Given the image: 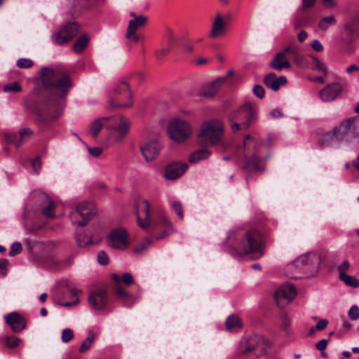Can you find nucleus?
<instances>
[{
	"mask_svg": "<svg viewBox=\"0 0 359 359\" xmlns=\"http://www.w3.org/2000/svg\"><path fill=\"white\" fill-rule=\"evenodd\" d=\"M350 264L347 260H344L340 265L337 266L339 271V277L342 276L343 274H346V272L349 269Z\"/></svg>",
	"mask_w": 359,
	"mask_h": 359,
	"instance_id": "obj_54",
	"label": "nucleus"
},
{
	"mask_svg": "<svg viewBox=\"0 0 359 359\" xmlns=\"http://www.w3.org/2000/svg\"><path fill=\"white\" fill-rule=\"evenodd\" d=\"M188 168L185 163L175 162L167 166L165 172V177L168 180H176L182 176Z\"/></svg>",
	"mask_w": 359,
	"mask_h": 359,
	"instance_id": "obj_24",
	"label": "nucleus"
},
{
	"mask_svg": "<svg viewBox=\"0 0 359 359\" xmlns=\"http://www.w3.org/2000/svg\"><path fill=\"white\" fill-rule=\"evenodd\" d=\"M230 18L231 14L229 13H226L224 15L217 13L212 20L209 37L217 38L223 36L228 30L229 20Z\"/></svg>",
	"mask_w": 359,
	"mask_h": 359,
	"instance_id": "obj_11",
	"label": "nucleus"
},
{
	"mask_svg": "<svg viewBox=\"0 0 359 359\" xmlns=\"http://www.w3.org/2000/svg\"><path fill=\"white\" fill-rule=\"evenodd\" d=\"M78 29V25L76 23H68L63 26L57 34H53L52 39L56 44H64L77 34Z\"/></svg>",
	"mask_w": 359,
	"mask_h": 359,
	"instance_id": "obj_17",
	"label": "nucleus"
},
{
	"mask_svg": "<svg viewBox=\"0 0 359 359\" xmlns=\"http://www.w3.org/2000/svg\"><path fill=\"white\" fill-rule=\"evenodd\" d=\"M337 21L333 15H330L321 18L318 22V28L323 31H326L332 25H335Z\"/></svg>",
	"mask_w": 359,
	"mask_h": 359,
	"instance_id": "obj_32",
	"label": "nucleus"
},
{
	"mask_svg": "<svg viewBox=\"0 0 359 359\" xmlns=\"http://www.w3.org/2000/svg\"><path fill=\"white\" fill-rule=\"evenodd\" d=\"M21 341L20 339L14 336H9L5 338V344L11 348H14L17 347L20 342Z\"/></svg>",
	"mask_w": 359,
	"mask_h": 359,
	"instance_id": "obj_38",
	"label": "nucleus"
},
{
	"mask_svg": "<svg viewBox=\"0 0 359 359\" xmlns=\"http://www.w3.org/2000/svg\"><path fill=\"white\" fill-rule=\"evenodd\" d=\"M104 120L107 119L104 118V117L100 118L95 120L90 123V130L93 137H96L99 133L100 132L102 127L104 126Z\"/></svg>",
	"mask_w": 359,
	"mask_h": 359,
	"instance_id": "obj_31",
	"label": "nucleus"
},
{
	"mask_svg": "<svg viewBox=\"0 0 359 359\" xmlns=\"http://www.w3.org/2000/svg\"><path fill=\"white\" fill-rule=\"evenodd\" d=\"M122 117H123V116H114L104 117V118L107 119V120H104V126L106 128H107L108 129L111 130L110 125L115 126L118 123L117 120L121 119Z\"/></svg>",
	"mask_w": 359,
	"mask_h": 359,
	"instance_id": "obj_41",
	"label": "nucleus"
},
{
	"mask_svg": "<svg viewBox=\"0 0 359 359\" xmlns=\"http://www.w3.org/2000/svg\"><path fill=\"white\" fill-rule=\"evenodd\" d=\"M41 77L43 85L51 93L46 100L45 110L50 118L56 119L62 114L65 97L72 85L70 77L62 67H43Z\"/></svg>",
	"mask_w": 359,
	"mask_h": 359,
	"instance_id": "obj_1",
	"label": "nucleus"
},
{
	"mask_svg": "<svg viewBox=\"0 0 359 359\" xmlns=\"http://www.w3.org/2000/svg\"><path fill=\"white\" fill-rule=\"evenodd\" d=\"M224 134L223 123L219 119H210L201 124L197 136L198 142L203 147H214L222 142Z\"/></svg>",
	"mask_w": 359,
	"mask_h": 359,
	"instance_id": "obj_5",
	"label": "nucleus"
},
{
	"mask_svg": "<svg viewBox=\"0 0 359 359\" xmlns=\"http://www.w3.org/2000/svg\"><path fill=\"white\" fill-rule=\"evenodd\" d=\"M118 123L114 126L110 125L111 130H114L113 138L115 142H123L125 137L128 133L130 122V121L123 116L121 119L117 120Z\"/></svg>",
	"mask_w": 359,
	"mask_h": 359,
	"instance_id": "obj_20",
	"label": "nucleus"
},
{
	"mask_svg": "<svg viewBox=\"0 0 359 359\" xmlns=\"http://www.w3.org/2000/svg\"><path fill=\"white\" fill-rule=\"evenodd\" d=\"M95 0H74V6L79 9H86L91 7Z\"/></svg>",
	"mask_w": 359,
	"mask_h": 359,
	"instance_id": "obj_37",
	"label": "nucleus"
},
{
	"mask_svg": "<svg viewBox=\"0 0 359 359\" xmlns=\"http://www.w3.org/2000/svg\"><path fill=\"white\" fill-rule=\"evenodd\" d=\"M252 137L250 135H247L244 137V142L242 146H241L239 148H238V152H242L243 150L245 151V150H249V147L247 146L246 144V142L248 141V140H252Z\"/></svg>",
	"mask_w": 359,
	"mask_h": 359,
	"instance_id": "obj_61",
	"label": "nucleus"
},
{
	"mask_svg": "<svg viewBox=\"0 0 359 359\" xmlns=\"http://www.w3.org/2000/svg\"><path fill=\"white\" fill-rule=\"evenodd\" d=\"M210 151L208 149H198L190 154L189 161L191 163H196L201 160H205L210 156Z\"/></svg>",
	"mask_w": 359,
	"mask_h": 359,
	"instance_id": "obj_28",
	"label": "nucleus"
},
{
	"mask_svg": "<svg viewBox=\"0 0 359 359\" xmlns=\"http://www.w3.org/2000/svg\"><path fill=\"white\" fill-rule=\"evenodd\" d=\"M94 339H95V335H94L93 332L89 331L88 333L87 338L82 342V344L79 348V352L80 353L86 352L93 345Z\"/></svg>",
	"mask_w": 359,
	"mask_h": 359,
	"instance_id": "obj_34",
	"label": "nucleus"
},
{
	"mask_svg": "<svg viewBox=\"0 0 359 359\" xmlns=\"http://www.w3.org/2000/svg\"><path fill=\"white\" fill-rule=\"evenodd\" d=\"M339 279L346 285L353 287H359V280L354 276H351L348 274H343L342 276L339 277Z\"/></svg>",
	"mask_w": 359,
	"mask_h": 359,
	"instance_id": "obj_36",
	"label": "nucleus"
},
{
	"mask_svg": "<svg viewBox=\"0 0 359 359\" xmlns=\"http://www.w3.org/2000/svg\"><path fill=\"white\" fill-rule=\"evenodd\" d=\"M263 81L266 87L273 91H277L280 86L285 85L287 83V79L284 76L277 78L275 74L269 73L266 75Z\"/></svg>",
	"mask_w": 359,
	"mask_h": 359,
	"instance_id": "obj_25",
	"label": "nucleus"
},
{
	"mask_svg": "<svg viewBox=\"0 0 359 359\" xmlns=\"http://www.w3.org/2000/svg\"><path fill=\"white\" fill-rule=\"evenodd\" d=\"M88 43V38L86 35L80 36L74 44L73 49L76 53H81Z\"/></svg>",
	"mask_w": 359,
	"mask_h": 359,
	"instance_id": "obj_35",
	"label": "nucleus"
},
{
	"mask_svg": "<svg viewBox=\"0 0 359 359\" xmlns=\"http://www.w3.org/2000/svg\"><path fill=\"white\" fill-rule=\"evenodd\" d=\"M4 92L18 93L21 91V86L18 82H13L4 86Z\"/></svg>",
	"mask_w": 359,
	"mask_h": 359,
	"instance_id": "obj_42",
	"label": "nucleus"
},
{
	"mask_svg": "<svg viewBox=\"0 0 359 359\" xmlns=\"http://www.w3.org/2000/svg\"><path fill=\"white\" fill-rule=\"evenodd\" d=\"M147 18L144 15H139L130 20L128 23L126 38L132 42H137L140 36L135 34L139 28L143 27L147 22Z\"/></svg>",
	"mask_w": 359,
	"mask_h": 359,
	"instance_id": "obj_21",
	"label": "nucleus"
},
{
	"mask_svg": "<svg viewBox=\"0 0 359 359\" xmlns=\"http://www.w3.org/2000/svg\"><path fill=\"white\" fill-rule=\"evenodd\" d=\"M286 54H294V48L288 46L283 50L278 53L270 62V67L278 71H280L283 69H290L291 65L286 59Z\"/></svg>",
	"mask_w": 359,
	"mask_h": 359,
	"instance_id": "obj_19",
	"label": "nucleus"
},
{
	"mask_svg": "<svg viewBox=\"0 0 359 359\" xmlns=\"http://www.w3.org/2000/svg\"><path fill=\"white\" fill-rule=\"evenodd\" d=\"M73 331L69 328H67L62 331L61 338L63 342L67 343L69 341L73 338Z\"/></svg>",
	"mask_w": 359,
	"mask_h": 359,
	"instance_id": "obj_51",
	"label": "nucleus"
},
{
	"mask_svg": "<svg viewBox=\"0 0 359 359\" xmlns=\"http://www.w3.org/2000/svg\"><path fill=\"white\" fill-rule=\"evenodd\" d=\"M5 139L8 143L13 144L18 147L22 143L17 134L15 133H6L5 134Z\"/></svg>",
	"mask_w": 359,
	"mask_h": 359,
	"instance_id": "obj_39",
	"label": "nucleus"
},
{
	"mask_svg": "<svg viewBox=\"0 0 359 359\" xmlns=\"http://www.w3.org/2000/svg\"><path fill=\"white\" fill-rule=\"evenodd\" d=\"M167 39H168V43L169 45H172V44L175 43V42L173 32L170 29H168V30H167Z\"/></svg>",
	"mask_w": 359,
	"mask_h": 359,
	"instance_id": "obj_63",
	"label": "nucleus"
},
{
	"mask_svg": "<svg viewBox=\"0 0 359 359\" xmlns=\"http://www.w3.org/2000/svg\"><path fill=\"white\" fill-rule=\"evenodd\" d=\"M32 167L36 173L39 172L41 168V163L40 158L39 157H36L33 160Z\"/></svg>",
	"mask_w": 359,
	"mask_h": 359,
	"instance_id": "obj_60",
	"label": "nucleus"
},
{
	"mask_svg": "<svg viewBox=\"0 0 359 359\" xmlns=\"http://www.w3.org/2000/svg\"><path fill=\"white\" fill-rule=\"evenodd\" d=\"M137 298L132 294H129L126 297L121 299L124 306L130 307L135 302Z\"/></svg>",
	"mask_w": 359,
	"mask_h": 359,
	"instance_id": "obj_53",
	"label": "nucleus"
},
{
	"mask_svg": "<svg viewBox=\"0 0 359 359\" xmlns=\"http://www.w3.org/2000/svg\"><path fill=\"white\" fill-rule=\"evenodd\" d=\"M253 93L259 98H263L264 97V89L262 86L255 85L252 89Z\"/></svg>",
	"mask_w": 359,
	"mask_h": 359,
	"instance_id": "obj_56",
	"label": "nucleus"
},
{
	"mask_svg": "<svg viewBox=\"0 0 359 359\" xmlns=\"http://www.w3.org/2000/svg\"><path fill=\"white\" fill-rule=\"evenodd\" d=\"M311 46L314 50L318 51V52H320L323 50V45L318 39H314L312 41Z\"/></svg>",
	"mask_w": 359,
	"mask_h": 359,
	"instance_id": "obj_59",
	"label": "nucleus"
},
{
	"mask_svg": "<svg viewBox=\"0 0 359 359\" xmlns=\"http://www.w3.org/2000/svg\"><path fill=\"white\" fill-rule=\"evenodd\" d=\"M241 248L243 252H238L231 246L228 247L226 250L235 257H240L243 255H249L253 259L261 257L264 254L261 233L255 229L245 232Z\"/></svg>",
	"mask_w": 359,
	"mask_h": 359,
	"instance_id": "obj_2",
	"label": "nucleus"
},
{
	"mask_svg": "<svg viewBox=\"0 0 359 359\" xmlns=\"http://www.w3.org/2000/svg\"><path fill=\"white\" fill-rule=\"evenodd\" d=\"M226 328L228 330L238 329L242 327L241 319L236 315H230L225 322Z\"/></svg>",
	"mask_w": 359,
	"mask_h": 359,
	"instance_id": "obj_30",
	"label": "nucleus"
},
{
	"mask_svg": "<svg viewBox=\"0 0 359 359\" xmlns=\"http://www.w3.org/2000/svg\"><path fill=\"white\" fill-rule=\"evenodd\" d=\"M170 138L177 142H184L191 134L190 124L182 119H174L168 127Z\"/></svg>",
	"mask_w": 359,
	"mask_h": 359,
	"instance_id": "obj_10",
	"label": "nucleus"
},
{
	"mask_svg": "<svg viewBox=\"0 0 359 359\" xmlns=\"http://www.w3.org/2000/svg\"><path fill=\"white\" fill-rule=\"evenodd\" d=\"M138 205L140 208L142 209L144 214V219L142 220L140 218L138 210L136 213L138 224L142 229H147L151 226L154 231L158 226L166 227L167 229L163 231L160 235L156 236V238L158 240L164 238L170 234L172 231V223L165 214L161 213L158 219H151L150 214V204L149 201L144 199L141 200L139 202Z\"/></svg>",
	"mask_w": 359,
	"mask_h": 359,
	"instance_id": "obj_4",
	"label": "nucleus"
},
{
	"mask_svg": "<svg viewBox=\"0 0 359 359\" xmlns=\"http://www.w3.org/2000/svg\"><path fill=\"white\" fill-rule=\"evenodd\" d=\"M75 241L79 248H84L93 244V237L86 232H77L75 235Z\"/></svg>",
	"mask_w": 359,
	"mask_h": 359,
	"instance_id": "obj_27",
	"label": "nucleus"
},
{
	"mask_svg": "<svg viewBox=\"0 0 359 359\" xmlns=\"http://www.w3.org/2000/svg\"><path fill=\"white\" fill-rule=\"evenodd\" d=\"M97 210L93 203L81 202L79 203L70 215L72 223L79 226H84L96 215Z\"/></svg>",
	"mask_w": 359,
	"mask_h": 359,
	"instance_id": "obj_6",
	"label": "nucleus"
},
{
	"mask_svg": "<svg viewBox=\"0 0 359 359\" xmlns=\"http://www.w3.org/2000/svg\"><path fill=\"white\" fill-rule=\"evenodd\" d=\"M328 323L329 322H328L327 320H325H325H320L316 324V329L317 330H324L327 327Z\"/></svg>",
	"mask_w": 359,
	"mask_h": 359,
	"instance_id": "obj_64",
	"label": "nucleus"
},
{
	"mask_svg": "<svg viewBox=\"0 0 359 359\" xmlns=\"http://www.w3.org/2000/svg\"><path fill=\"white\" fill-rule=\"evenodd\" d=\"M258 107L255 104L246 102L229 114L233 133L247 130L257 118Z\"/></svg>",
	"mask_w": 359,
	"mask_h": 359,
	"instance_id": "obj_3",
	"label": "nucleus"
},
{
	"mask_svg": "<svg viewBox=\"0 0 359 359\" xmlns=\"http://www.w3.org/2000/svg\"><path fill=\"white\" fill-rule=\"evenodd\" d=\"M172 207L173 210H175V212H176V214L178 215V217L181 219H183V218H184L183 210H182V207L180 202L178 201H172Z\"/></svg>",
	"mask_w": 359,
	"mask_h": 359,
	"instance_id": "obj_49",
	"label": "nucleus"
},
{
	"mask_svg": "<svg viewBox=\"0 0 359 359\" xmlns=\"http://www.w3.org/2000/svg\"><path fill=\"white\" fill-rule=\"evenodd\" d=\"M139 148L141 154L147 163L155 161L161 149L158 142L154 140L144 142L140 145Z\"/></svg>",
	"mask_w": 359,
	"mask_h": 359,
	"instance_id": "obj_18",
	"label": "nucleus"
},
{
	"mask_svg": "<svg viewBox=\"0 0 359 359\" xmlns=\"http://www.w3.org/2000/svg\"><path fill=\"white\" fill-rule=\"evenodd\" d=\"M44 203L45 207L42 208L41 212L43 215L46 216L48 218H54L55 215L53 212L54 208H55V203L52 201L48 197L44 196Z\"/></svg>",
	"mask_w": 359,
	"mask_h": 359,
	"instance_id": "obj_29",
	"label": "nucleus"
},
{
	"mask_svg": "<svg viewBox=\"0 0 359 359\" xmlns=\"http://www.w3.org/2000/svg\"><path fill=\"white\" fill-rule=\"evenodd\" d=\"M291 320L287 315L281 316V323L280 328L285 332H289L290 330Z\"/></svg>",
	"mask_w": 359,
	"mask_h": 359,
	"instance_id": "obj_43",
	"label": "nucleus"
},
{
	"mask_svg": "<svg viewBox=\"0 0 359 359\" xmlns=\"http://www.w3.org/2000/svg\"><path fill=\"white\" fill-rule=\"evenodd\" d=\"M348 315L351 320H356L359 318V307L356 305H353L348 312Z\"/></svg>",
	"mask_w": 359,
	"mask_h": 359,
	"instance_id": "obj_47",
	"label": "nucleus"
},
{
	"mask_svg": "<svg viewBox=\"0 0 359 359\" xmlns=\"http://www.w3.org/2000/svg\"><path fill=\"white\" fill-rule=\"evenodd\" d=\"M342 87L339 83H333L326 86L319 92V96L323 102H331L336 99L341 93Z\"/></svg>",
	"mask_w": 359,
	"mask_h": 359,
	"instance_id": "obj_23",
	"label": "nucleus"
},
{
	"mask_svg": "<svg viewBox=\"0 0 359 359\" xmlns=\"http://www.w3.org/2000/svg\"><path fill=\"white\" fill-rule=\"evenodd\" d=\"M296 264L300 267L307 276L316 275L321 264V257L316 252H309L299 256Z\"/></svg>",
	"mask_w": 359,
	"mask_h": 359,
	"instance_id": "obj_9",
	"label": "nucleus"
},
{
	"mask_svg": "<svg viewBox=\"0 0 359 359\" xmlns=\"http://www.w3.org/2000/svg\"><path fill=\"white\" fill-rule=\"evenodd\" d=\"M112 280L119 283L121 281H123L126 285H130L133 283V277L131 273H125L122 275V277L121 278L118 274L114 273L111 276Z\"/></svg>",
	"mask_w": 359,
	"mask_h": 359,
	"instance_id": "obj_33",
	"label": "nucleus"
},
{
	"mask_svg": "<svg viewBox=\"0 0 359 359\" xmlns=\"http://www.w3.org/2000/svg\"><path fill=\"white\" fill-rule=\"evenodd\" d=\"M112 107L126 108L132 106V93L126 82L119 83L114 89V96L109 100Z\"/></svg>",
	"mask_w": 359,
	"mask_h": 359,
	"instance_id": "obj_8",
	"label": "nucleus"
},
{
	"mask_svg": "<svg viewBox=\"0 0 359 359\" xmlns=\"http://www.w3.org/2000/svg\"><path fill=\"white\" fill-rule=\"evenodd\" d=\"M97 262L102 266H105L109 264V257L104 251L101 250L98 252Z\"/></svg>",
	"mask_w": 359,
	"mask_h": 359,
	"instance_id": "obj_50",
	"label": "nucleus"
},
{
	"mask_svg": "<svg viewBox=\"0 0 359 359\" xmlns=\"http://www.w3.org/2000/svg\"><path fill=\"white\" fill-rule=\"evenodd\" d=\"M33 65V61L28 58H20L17 61V66L19 68H30Z\"/></svg>",
	"mask_w": 359,
	"mask_h": 359,
	"instance_id": "obj_46",
	"label": "nucleus"
},
{
	"mask_svg": "<svg viewBox=\"0 0 359 359\" xmlns=\"http://www.w3.org/2000/svg\"><path fill=\"white\" fill-rule=\"evenodd\" d=\"M8 260L6 259H0V273L5 276L7 273Z\"/></svg>",
	"mask_w": 359,
	"mask_h": 359,
	"instance_id": "obj_57",
	"label": "nucleus"
},
{
	"mask_svg": "<svg viewBox=\"0 0 359 359\" xmlns=\"http://www.w3.org/2000/svg\"><path fill=\"white\" fill-rule=\"evenodd\" d=\"M88 151L93 156L97 157L101 154L102 149L100 147H88Z\"/></svg>",
	"mask_w": 359,
	"mask_h": 359,
	"instance_id": "obj_58",
	"label": "nucleus"
},
{
	"mask_svg": "<svg viewBox=\"0 0 359 359\" xmlns=\"http://www.w3.org/2000/svg\"><path fill=\"white\" fill-rule=\"evenodd\" d=\"M4 318L6 324L13 332H20L26 327L25 318L18 312H12Z\"/></svg>",
	"mask_w": 359,
	"mask_h": 359,
	"instance_id": "obj_22",
	"label": "nucleus"
},
{
	"mask_svg": "<svg viewBox=\"0 0 359 359\" xmlns=\"http://www.w3.org/2000/svg\"><path fill=\"white\" fill-rule=\"evenodd\" d=\"M314 60L313 67H312L313 69L320 72L323 74L327 73V67L325 63L322 62L320 60H318L316 57H313Z\"/></svg>",
	"mask_w": 359,
	"mask_h": 359,
	"instance_id": "obj_40",
	"label": "nucleus"
},
{
	"mask_svg": "<svg viewBox=\"0 0 359 359\" xmlns=\"http://www.w3.org/2000/svg\"><path fill=\"white\" fill-rule=\"evenodd\" d=\"M294 287L290 284L281 285L274 293V299L279 307L287 306L296 296Z\"/></svg>",
	"mask_w": 359,
	"mask_h": 359,
	"instance_id": "obj_16",
	"label": "nucleus"
},
{
	"mask_svg": "<svg viewBox=\"0 0 359 359\" xmlns=\"http://www.w3.org/2000/svg\"><path fill=\"white\" fill-rule=\"evenodd\" d=\"M328 341L329 339H321L316 344V348L320 351H324L327 347Z\"/></svg>",
	"mask_w": 359,
	"mask_h": 359,
	"instance_id": "obj_62",
	"label": "nucleus"
},
{
	"mask_svg": "<svg viewBox=\"0 0 359 359\" xmlns=\"http://www.w3.org/2000/svg\"><path fill=\"white\" fill-rule=\"evenodd\" d=\"M243 156V169L246 172H256L262 170V159L257 155V151L253 148L252 151L245 150L239 152Z\"/></svg>",
	"mask_w": 359,
	"mask_h": 359,
	"instance_id": "obj_13",
	"label": "nucleus"
},
{
	"mask_svg": "<svg viewBox=\"0 0 359 359\" xmlns=\"http://www.w3.org/2000/svg\"><path fill=\"white\" fill-rule=\"evenodd\" d=\"M109 246L123 250L129 244L128 234L126 230L122 227H118L111 230L107 237Z\"/></svg>",
	"mask_w": 359,
	"mask_h": 359,
	"instance_id": "obj_14",
	"label": "nucleus"
},
{
	"mask_svg": "<svg viewBox=\"0 0 359 359\" xmlns=\"http://www.w3.org/2000/svg\"><path fill=\"white\" fill-rule=\"evenodd\" d=\"M355 121V118L346 119L338 127H335L333 130L326 133L322 137L321 144L325 145L333 141L342 142L345 140L351 132Z\"/></svg>",
	"mask_w": 359,
	"mask_h": 359,
	"instance_id": "obj_7",
	"label": "nucleus"
},
{
	"mask_svg": "<svg viewBox=\"0 0 359 359\" xmlns=\"http://www.w3.org/2000/svg\"><path fill=\"white\" fill-rule=\"evenodd\" d=\"M152 243L151 240L146 238L142 242L139 243L135 248L134 251L135 252H140L142 250H144L147 247H148L149 245H151Z\"/></svg>",
	"mask_w": 359,
	"mask_h": 359,
	"instance_id": "obj_48",
	"label": "nucleus"
},
{
	"mask_svg": "<svg viewBox=\"0 0 359 359\" xmlns=\"http://www.w3.org/2000/svg\"><path fill=\"white\" fill-rule=\"evenodd\" d=\"M22 251V245L19 242H15L11 245L9 255L13 257Z\"/></svg>",
	"mask_w": 359,
	"mask_h": 359,
	"instance_id": "obj_52",
	"label": "nucleus"
},
{
	"mask_svg": "<svg viewBox=\"0 0 359 359\" xmlns=\"http://www.w3.org/2000/svg\"><path fill=\"white\" fill-rule=\"evenodd\" d=\"M114 292L116 295L121 299H123L124 297H126L130 294V292H128L123 287L119 285L116 286L114 288Z\"/></svg>",
	"mask_w": 359,
	"mask_h": 359,
	"instance_id": "obj_55",
	"label": "nucleus"
},
{
	"mask_svg": "<svg viewBox=\"0 0 359 359\" xmlns=\"http://www.w3.org/2000/svg\"><path fill=\"white\" fill-rule=\"evenodd\" d=\"M108 302L107 287L106 286L95 288L88 296L90 306L96 311H100L106 308Z\"/></svg>",
	"mask_w": 359,
	"mask_h": 359,
	"instance_id": "obj_12",
	"label": "nucleus"
},
{
	"mask_svg": "<svg viewBox=\"0 0 359 359\" xmlns=\"http://www.w3.org/2000/svg\"><path fill=\"white\" fill-rule=\"evenodd\" d=\"M224 81V79L218 78L212 82L203 86L200 90L199 95L207 97L215 96Z\"/></svg>",
	"mask_w": 359,
	"mask_h": 359,
	"instance_id": "obj_26",
	"label": "nucleus"
},
{
	"mask_svg": "<svg viewBox=\"0 0 359 359\" xmlns=\"http://www.w3.org/2000/svg\"><path fill=\"white\" fill-rule=\"evenodd\" d=\"M71 294L74 298V300L72 302H67L64 303L58 302L57 304L62 306L65 307H70L72 306L76 305L79 302V298L76 297V291L74 289L71 290Z\"/></svg>",
	"mask_w": 359,
	"mask_h": 359,
	"instance_id": "obj_45",
	"label": "nucleus"
},
{
	"mask_svg": "<svg viewBox=\"0 0 359 359\" xmlns=\"http://www.w3.org/2000/svg\"><path fill=\"white\" fill-rule=\"evenodd\" d=\"M270 345L271 342L268 339L257 334H253L247 340L244 352L257 351L259 353H255V357H259L266 353V348Z\"/></svg>",
	"mask_w": 359,
	"mask_h": 359,
	"instance_id": "obj_15",
	"label": "nucleus"
},
{
	"mask_svg": "<svg viewBox=\"0 0 359 359\" xmlns=\"http://www.w3.org/2000/svg\"><path fill=\"white\" fill-rule=\"evenodd\" d=\"M32 134L33 132L29 128L21 129L19 132L20 140L21 141V143L31 138Z\"/></svg>",
	"mask_w": 359,
	"mask_h": 359,
	"instance_id": "obj_44",
	"label": "nucleus"
}]
</instances>
